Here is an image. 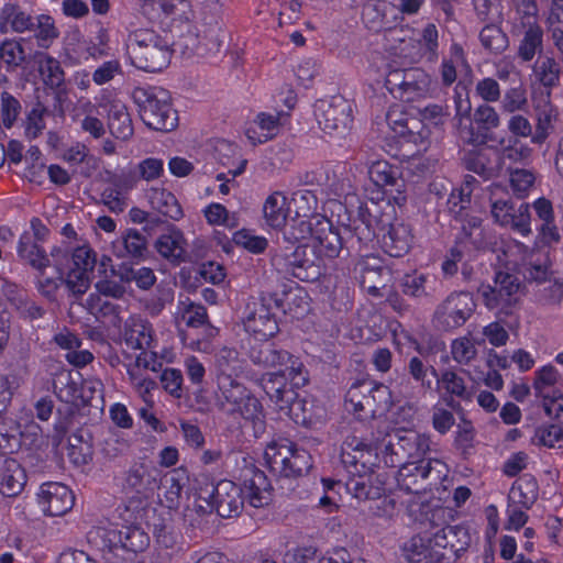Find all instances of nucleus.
<instances>
[{
  "instance_id": "60",
  "label": "nucleus",
  "mask_w": 563,
  "mask_h": 563,
  "mask_svg": "<svg viewBox=\"0 0 563 563\" xmlns=\"http://www.w3.org/2000/svg\"><path fill=\"white\" fill-rule=\"evenodd\" d=\"M398 175V169L384 159L372 162L368 166V176L378 187L386 188Z\"/></svg>"
},
{
  "instance_id": "56",
  "label": "nucleus",
  "mask_w": 563,
  "mask_h": 563,
  "mask_svg": "<svg viewBox=\"0 0 563 563\" xmlns=\"http://www.w3.org/2000/svg\"><path fill=\"white\" fill-rule=\"evenodd\" d=\"M531 442L534 445L561 448L563 445V426L553 423L537 428Z\"/></svg>"
},
{
  "instance_id": "14",
  "label": "nucleus",
  "mask_w": 563,
  "mask_h": 563,
  "mask_svg": "<svg viewBox=\"0 0 563 563\" xmlns=\"http://www.w3.org/2000/svg\"><path fill=\"white\" fill-rule=\"evenodd\" d=\"M286 117L284 112L277 111L276 108L269 111H261L253 119L245 122L244 135L253 146L266 143L278 134Z\"/></svg>"
},
{
  "instance_id": "46",
  "label": "nucleus",
  "mask_w": 563,
  "mask_h": 563,
  "mask_svg": "<svg viewBox=\"0 0 563 563\" xmlns=\"http://www.w3.org/2000/svg\"><path fill=\"white\" fill-rule=\"evenodd\" d=\"M132 99L136 106H168L173 102L172 93L158 86L136 87Z\"/></svg>"
},
{
  "instance_id": "37",
  "label": "nucleus",
  "mask_w": 563,
  "mask_h": 563,
  "mask_svg": "<svg viewBox=\"0 0 563 563\" xmlns=\"http://www.w3.org/2000/svg\"><path fill=\"white\" fill-rule=\"evenodd\" d=\"M518 246L525 250L523 275L527 279L542 283L548 279L550 274L549 254L547 252H532L522 243Z\"/></svg>"
},
{
  "instance_id": "52",
  "label": "nucleus",
  "mask_w": 563,
  "mask_h": 563,
  "mask_svg": "<svg viewBox=\"0 0 563 563\" xmlns=\"http://www.w3.org/2000/svg\"><path fill=\"white\" fill-rule=\"evenodd\" d=\"M113 253L118 257L140 256L145 249V241L136 230L128 231L121 239L112 244Z\"/></svg>"
},
{
  "instance_id": "39",
  "label": "nucleus",
  "mask_w": 563,
  "mask_h": 563,
  "mask_svg": "<svg viewBox=\"0 0 563 563\" xmlns=\"http://www.w3.org/2000/svg\"><path fill=\"white\" fill-rule=\"evenodd\" d=\"M509 501L521 508L529 509L538 498V483L531 475L519 477L511 486Z\"/></svg>"
},
{
  "instance_id": "11",
  "label": "nucleus",
  "mask_w": 563,
  "mask_h": 563,
  "mask_svg": "<svg viewBox=\"0 0 563 563\" xmlns=\"http://www.w3.org/2000/svg\"><path fill=\"white\" fill-rule=\"evenodd\" d=\"M475 308L468 292H453L437 308L434 321L442 330H452L463 325Z\"/></svg>"
},
{
  "instance_id": "24",
  "label": "nucleus",
  "mask_w": 563,
  "mask_h": 563,
  "mask_svg": "<svg viewBox=\"0 0 563 563\" xmlns=\"http://www.w3.org/2000/svg\"><path fill=\"white\" fill-rule=\"evenodd\" d=\"M158 472L146 464H134L125 473L122 487L126 493L143 494L152 490L157 483Z\"/></svg>"
},
{
  "instance_id": "26",
  "label": "nucleus",
  "mask_w": 563,
  "mask_h": 563,
  "mask_svg": "<svg viewBox=\"0 0 563 563\" xmlns=\"http://www.w3.org/2000/svg\"><path fill=\"white\" fill-rule=\"evenodd\" d=\"M385 119L387 125L396 135L405 136L408 134L412 136L413 142L419 139L421 144L424 145L427 134L423 129L418 130L420 122L415 118H409L405 108H388Z\"/></svg>"
},
{
  "instance_id": "64",
  "label": "nucleus",
  "mask_w": 563,
  "mask_h": 563,
  "mask_svg": "<svg viewBox=\"0 0 563 563\" xmlns=\"http://www.w3.org/2000/svg\"><path fill=\"white\" fill-rule=\"evenodd\" d=\"M233 242L254 254L263 253L268 245L266 238L256 235L253 231L246 229L236 231L233 235Z\"/></svg>"
},
{
  "instance_id": "25",
  "label": "nucleus",
  "mask_w": 563,
  "mask_h": 563,
  "mask_svg": "<svg viewBox=\"0 0 563 563\" xmlns=\"http://www.w3.org/2000/svg\"><path fill=\"white\" fill-rule=\"evenodd\" d=\"M242 489L243 503L247 501L254 508H261L271 503V485L262 471H253L249 478H245Z\"/></svg>"
},
{
  "instance_id": "5",
  "label": "nucleus",
  "mask_w": 563,
  "mask_h": 563,
  "mask_svg": "<svg viewBox=\"0 0 563 563\" xmlns=\"http://www.w3.org/2000/svg\"><path fill=\"white\" fill-rule=\"evenodd\" d=\"M132 64L148 73L161 71L170 62V45L152 31L135 33L129 46Z\"/></svg>"
},
{
  "instance_id": "23",
  "label": "nucleus",
  "mask_w": 563,
  "mask_h": 563,
  "mask_svg": "<svg viewBox=\"0 0 563 563\" xmlns=\"http://www.w3.org/2000/svg\"><path fill=\"white\" fill-rule=\"evenodd\" d=\"M25 482L26 475L19 462L0 454V493L7 497L18 496Z\"/></svg>"
},
{
  "instance_id": "31",
  "label": "nucleus",
  "mask_w": 563,
  "mask_h": 563,
  "mask_svg": "<svg viewBox=\"0 0 563 563\" xmlns=\"http://www.w3.org/2000/svg\"><path fill=\"white\" fill-rule=\"evenodd\" d=\"M437 284L434 275L418 271L404 275L400 282L402 292L413 298L431 296L435 291Z\"/></svg>"
},
{
  "instance_id": "32",
  "label": "nucleus",
  "mask_w": 563,
  "mask_h": 563,
  "mask_svg": "<svg viewBox=\"0 0 563 563\" xmlns=\"http://www.w3.org/2000/svg\"><path fill=\"white\" fill-rule=\"evenodd\" d=\"M145 197L153 209L172 220L177 221L184 214L174 194L165 188L151 187L146 190Z\"/></svg>"
},
{
  "instance_id": "7",
  "label": "nucleus",
  "mask_w": 563,
  "mask_h": 563,
  "mask_svg": "<svg viewBox=\"0 0 563 563\" xmlns=\"http://www.w3.org/2000/svg\"><path fill=\"white\" fill-rule=\"evenodd\" d=\"M299 388L289 384V380L280 385L271 378L265 385V394L275 407L295 423L311 426L314 422L312 404L307 399L298 398L297 389Z\"/></svg>"
},
{
  "instance_id": "8",
  "label": "nucleus",
  "mask_w": 563,
  "mask_h": 563,
  "mask_svg": "<svg viewBox=\"0 0 563 563\" xmlns=\"http://www.w3.org/2000/svg\"><path fill=\"white\" fill-rule=\"evenodd\" d=\"M244 330L257 341H268L279 330L269 303L263 298H251L243 310Z\"/></svg>"
},
{
  "instance_id": "10",
  "label": "nucleus",
  "mask_w": 563,
  "mask_h": 563,
  "mask_svg": "<svg viewBox=\"0 0 563 563\" xmlns=\"http://www.w3.org/2000/svg\"><path fill=\"white\" fill-rule=\"evenodd\" d=\"M532 74V101L536 106H551L552 93L560 86V63L554 57L540 56L534 62Z\"/></svg>"
},
{
  "instance_id": "51",
  "label": "nucleus",
  "mask_w": 563,
  "mask_h": 563,
  "mask_svg": "<svg viewBox=\"0 0 563 563\" xmlns=\"http://www.w3.org/2000/svg\"><path fill=\"white\" fill-rule=\"evenodd\" d=\"M426 84V74L421 69L409 68L397 98L402 102H413L416 97L424 90Z\"/></svg>"
},
{
  "instance_id": "16",
  "label": "nucleus",
  "mask_w": 563,
  "mask_h": 563,
  "mask_svg": "<svg viewBox=\"0 0 563 563\" xmlns=\"http://www.w3.org/2000/svg\"><path fill=\"white\" fill-rule=\"evenodd\" d=\"M98 534L110 549L122 548L131 552H142L150 544L148 534L137 526L100 528Z\"/></svg>"
},
{
  "instance_id": "13",
  "label": "nucleus",
  "mask_w": 563,
  "mask_h": 563,
  "mask_svg": "<svg viewBox=\"0 0 563 563\" xmlns=\"http://www.w3.org/2000/svg\"><path fill=\"white\" fill-rule=\"evenodd\" d=\"M396 473L397 488L407 495H418L424 489V482L435 466H442L439 460L404 462L398 464Z\"/></svg>"
},
{
  "instance_id": "38",
  "label": "nucleus",
  "mask_w": 563,
  "mask_h": 563,
  "mask_svg": "<svg viewBox=\"0 0 563 563\" xmlns=\"http://www.w3.org/2000/svg\"><path fill=\"white\" fill-rule=\"evenodd\" d=\"M217 386L219 406L228 413L231 411V407L240 404L244 397L252 394L238 378H222V380H217Z\"/></svg>"
},
{
  "instance_id": "27",
  "label": "nucleus",
  "mask_w": 563,
  "mask_h": 563,
  "mask_svg": "<svg viewBox=\"0 0 563 563\" xmlns=\"http://www.w3.org/2000/svg\"><path fill=\"white\" fill-rule=\"evenodd\" d=\"M124 342L132 350L153 349V329L151 323L141 317H130L124 325Z\"/></svg>"
},
{
  "instance_id": "42",
  "label": "nucleus",
  "mask_w": 563,
  "mask_h": 563,
  "mask_svg": "<svg viewBox=\"0 0 563 563\" xmlns=\"http://www.w3.org/2000/svg\"><path fill=\"white\" fill-rule=\"evenodd\" d=\"M217 380L239 378L244 371V363L234 349L223 347L217 354Z\"/></svg>"
},
{
  "instance_id": "34",
  "label": "nucleus",
  "mask_w": 563,
  "mask_h": 563,
  "mask_svg": "<svg viewBox=\"0 0 563 563\" xmlns=\"http://www.w3.org/2000/svg\"><path fill=\"white\" fill-rule=\"evenodd\" d=\"M316 118L327 133H343L351 128L353 113L352 108H321Z\"/></svg>"
},
{
  "instance_id": "47",
  "label": "nucleus",
  "mask_w": 563,
  "mask_h": 563,
  "mask_svg": "<svg viewBox=\"0 0 563 563\" xmlns=\"http://www.w3.org/2000/svg\"><path fill=\"white\" fill-rule=\"evenodd\" d=\"M7 296L8 300L15 309V311L20 314V317L24 319L35 320L43 316V309L40 306H37L34 301H32L24 290L9 288L7 291Z\"/></svg>"
},
{
  "instance_id": "61",
  "label": "nucleus",
  "mask_w": 563,
  "mask_h": 563,
  "mask_svg": "<svg viewBox=\"0 0 563 563\" xmlns=\"http://www.w3.org/2000/svg\"><path fill=\"white\" fill-rule=\"evenodd\" d=\"M471 205V190L468 187L454 189L448 199L449 212L457 221H464L467 216V209Z\"/></svg>"
},
{
  "instance_id": "3",
  "label": "nucleus",
  "mask_w": 563,
  "mask_h": 563,
  "mask_svg": "<svg viewBox=\"0 0 563 563\" xmlns=\"http://www.w3.org/2000/svg\"><path fill=\"white\" fill-rule=\"evenodd\" d=\"M285 235L292 242L306 241L320 260H333L340 255L343 249L340 232L329 219L321 216L298 221Z\"/></svg>"
},
{
  "instance_id": "50",
  "label": "nucleus",
  "mask_w": 563,
  "mask_h": 563,
  "mask_svg": "<svg viewBox=\"0 0 563 563\" xmlns=\"http://www.w3.org/2000/svg\"><path fill=\"white\" fill-rule=\"evenodd\" d=\"M537 234L532 244V252H547L558 245L561 241V234L555 223H539L536 228Z\"/></svg>"
},
{
  "instance_id": "58",
  "label": "nucleus",
  "mask_w": 563,
  "mask_h": 563,
  "mask_svg": "<svg viewBox=\"0 0 563 563\" xmlns=\"http://www.w3.org/2000/svg\"><path fill=\"white\" fill-rule=\"evenodd\" d=\"M178 314L180 320L188 327H200L205 324L208 319L206 308L191 302L189 299L179 301Z\"/></svg>"
},
{
  "instance_id": "35",
  "label": "nucleus",
  "mask_w": 563,
  "mask_h": 563,
  "mask_svg": "<svg viewBox=\"0 0 563 563\" xmlns=\"http://www.w3.org/2000/svg\"><path fill=\"white\" fill-rule=\"evenodd\" d=\"M466 167L484 179H489L497 176L501 170V158L495 151L482 150L468 156Z\"/></svg>"
},
{
  "instance_id": "43",
  "label": "nucleus",
  "mask_w": 563,
  "mask_h": 563,
  "mask_svg": "<svg viewBox=\"0 0 563 563\" xmlns=\"http://www.w3.org/2000/svg\"><path fill=\"white\" fill-rule=\"evenodd\" d=\"M479 42L485 51L494 55H500L509 47L508 35L495 23H488L481 30Z\"/></svg>"
},
{
  "instance_id": "45",
  "label": "nucleus",
  "mask_w": 563,
  "mask_h": 563,
  "mask_svg": "<svg viewBox=\"0 0 563 563\" xmlns=\"http://www.w3.org/2000/svg\"><path fill=\"white\" fill-rule=\"evenodd\" d=\"M111 274L112 276L118 277L122 283L130 284L131 282H134L141 289H148L156 282L154 272L148 267L134 269L126 265H120L118 269L112 268Z\"/></svg>"
},
{
  "instance_id": "48",
  "label": "nucleus",
  "mask_w": 563,
  "mask_h": 563,
  "mask_svg": "<svg viewBox=\"0 0 563 563\" xmlns=\"http://www.w3.org/2000/svg\"><path fill=\"white\" fill-rule=\"evenodd\" d=\"M184 482L176 476V473L166 476L162 483L161 493L158 494L162 506L169 510H176L181 503Z\"/></svg>"
},
{
  "instance_id": "12",
  "label": "nucleus",
  "mask_w": 563,
  "mask_h": 563,
  "mask_svg": "<svg viewBox=\"0 0 563 563\" xmlns=\"http://www.w3.org/2000/svg\"><path fill=\"white\" fill-rule=\"evenodd\" d=\"M559 372L552 365H545L536 372L533 388L543 399V408L549 417H559L563 412V394L556 388Z\"/></svg>"
},
{
  "instance_id": "59",
  "label": "nucleus",
  "mask_w": 563,
  "mask_h": 563,
  "mask_svg": "<svg viewBox=\"0 0 563 563\" xmlns=\"http://www.w3.org/2000/svg\"><path fill=\"white\" fill-rule=\"evenodd\" d=\"M505 228H510L521 236H529L532 233L530 205L523 202L516 207Z\"/></svg>"
},
{
  "instance_id": "19",
  "label": "nucleus",
  "mask_w": 563,
  "mask_h": 563,
  "mask_svg": "<svg viewBox=\"0 0 563 563\" xmlns=\"http://www.w3.org/2000/svg\"><path fill=\"white\" fill-rule=\"evenodd\" d=\"M169 45L172 53H180L186 57H191L194 55L203 57L210 53L219 52L220 48V42L217 37H208L206 35L201 40L199 34L190 26H188L187 32L181 33L178 38Z\"/></svg>"
},
{
  "instance_id": "21",
  "label": "nucleus",
  "mask_w": 563,
  "mask_h": 563,
  "mask_svg": "<svg viewBox=\"0 0 563 563\" xmlns=\"http://www.w3.org/2000/svg\"><path fill=\"white\" fill-rule=\"evenodd\" d=\"M413 244V234L409 224L395 220L383 235L382 245L384 251L393 257L404 256Z\"/></svg>"
},
{
  "instance_id": "6",
  "label": "nucleus",
  "mask_w": 563,
  "mask_h": 563,
  "mask_svg": "<svg viewBox=\"0 0 563 563\" xmlns=\"http://www.w3.org/2000/svg\"><path fill=\"white\" fill-rule=\"evenodd\" d=\"M264 460L272 472L289 477L301 475L311 467L309 453L288 439L269 442L264 451Z\"/></svg>"
},
{
  "instance_id": "49",
  "label": "nucleus",
  "mask_w": 563,
  "mask_h": 563,
  "mask_svg": "<svg viewBox=\"0 0 563 563\" xmlns=\"http://www.w3.org/2000/svg\"><path fill=\"white\" fill-rule=\"evenodd\" d=\"M0 19L10 22L12 31L16 33L32 31L35 26L34 19L14 3H5L1 8Z\"/></svg>"
},
{
  "instance_id": "1",
  "label": "nucleus",
  "mask_w": 563,
  "mask_h": 563,
  "mask_svg": "<svg viewBox=\"0 0 563 563\" xmlns=\"http://www.w3.org/2000/svg\"><path fill=\"white\" fill-rule=\"evenodd\" d=\"M378 456L379 445L373 449L356 437H350L343 442L341 461L349 473L344 486L354 498L376 499L385 492L384 479L374 471Z\"/></svg>"
},
{
  "instance_id": "17",
  "label": "nucleus",
  "mask_w": 563,
  "mask_h": 563,
  "mask_svg": "<svg viewBox=\"0 0 563 563\" xmlns=\"http://www.w3.org/2000/svg\"><path fill=\"white\" fill-rule=\"evenodd\" d=\"M212 507L222 518H231L240 514L243 508L242 489L235 483L220 481L210 494Z\"/></svg>"
},
{
  "instance_id": "57",
  "label": "nucleus",
  "mask_w": 563,
  "mask_h": 563,
  "mask_svg": "<svg viewBox=\"0 0 563 563\" xmlns=\"http://www.w3.org/2000/svg\"><path fill=\"white\" fill-rule=\"evenodd\" d=\"M35 38L41 48L47 49L59 36V31L55 26L54 19L47 14H41L36 18Z\"/></svg>"
},
{
  "instance_id": "2",
  "label": "nucleus",
  "mask_w": 563,
  "mask_h": 563,
  "mask_svg": "<svg viewBox=\"0 0 563 563\" xmlns=\"http://www.w3.org/2000/svg\"><path fill=\"white\" fill-rule=\"evenodd\" d=\"M249 357L254 365L264 369H273L265 373L260 379L264 391L265 385L271 378L280 385L289 380V384L296 387H303L308 383V372L303 363L289 352L277 349L273 343L265 341V343L251 346Z\"/></svg>"
},
{
  "instance_id": "41",
  "label": "nucleus",
  "mask_w": 563,
  "mask_h": 563,
  "mask_svg": "<svg viewBox=\"0 0 563 563\" xmlns=\"http://www.w3.org/2000/svg\"><path fill=\"white\" fill-rule=\"evenodd\" d=\"M16 251L22 260L26 261L40 273H43V271L49 266V258L45 252L33 242L29 232L21 234Z\"/></svg>"
},
{
  "instance_id": "40",
  "label": "nucleus",
  "mask_w": 563,
  "mask_h": 563,
  "mask_svg": "<svg viewBox=\"0 0 563 563\" xmlns=\"http://www.w3.org/2000/svg\"><path fill=\"white\" fill-rule=\"evenodd\" d=\"M229 413L238 415L245 421H250L254 427L255 433L264 430V408L260 399L253 394L244 397L240 404L231 407V411Z\"/></svg>"
},
{
  "instance_id": "36",
  "label": "nucleus",
  "mask_w": 563,
  "mask_h": 563,
  "mask_svg": "<svg viewBox=\"0 0 563 563\" xmlns=\"http://www.w3.org/2000/svg\"><path fill=\"white\" fill-rule=\"evenodd\" d=\"M369 391L371 382L353 384L345 396L346 410L354 412L361 419L372 417L373 408H371Z\"/></svg>"
},
{
  "instance_id": "9",
  "label": "nucleus",
  "mask_w": 563,
  "mask_h": 563,
  "mask_svg": "<svg viewBox=\"0 0 563 563\" xmlns=\"http://www.w3.org/2000/svg\"><path fill=\"white\" fill-rule=\"evenodd\" d=\"M456 120L461 137L470 143H484L487 132L498 124L494 108H457Z\"/></svg>"
},
{
  "instance_id": "15",
  "label": "nucleus",
  "mask_w": 563,
  "mask_h": 563,
  "mask_svg": "<svg viewBox=\"0 0 563 563\" xmlns=\"http://www.w3.org/2000/svg\"><path fill=\"white\" fill-rule=\"evenodd\" d=\"M37 503L45 515L58 517L64 516L74 507L75 496L68 486L48 482L41 485Z\"/></svg>"
},
{
  "instance_id": "20",
  "label": "nucleus",
  "mask_w": 563,
  "mask_h": 563,
  "mask_svg": "<svg viewBox=\"0 0 563 563\" xmlns=\"http://www.w3.org/2000/svg\"><path fill=\"white\" fill-rule=\"evenodd\" d=\"M355 269L360 274L361 287L372 296H380L389 273L382 266L379 258L365 256L357 262Z\"/></svg>"
},
{
  "instance_id": "33",
  "label": "nucleus",
  "mask_w": 563,
  "mask_h": 563,
  "mask_svg": "<svg viewBox=\"0 0 563 563\" xmlns=\"http://www.w3.org/2000/svg\"><path fill=\"white\" fill-rule=\"evenodd\" d=\"M141 120L150 129L168 132L178 125V114L175 108H139Z\"/></svg>"
},
{
  "instance_id": "44",
  "label": "nucleus",
  "mask_w": 563,
  "mask_h": 563,
  "mask_svg": "<svg viewBox=\"0 0 563 563\" xmlns=\"http://www.w3.org/2000/svg\"><path fill=\"white\" fill-rule=\"evenodd\" d=\"M289 202L290 207H294L295 209L292 210V224H290L288 231H290L298 221L308 219V217L317 209L318 203L316 195L308 189H301L294 192L289 198Z\"/></svg>"
},
{
  "instance_id": "53",
  "label": "nucleus",
  "mask_w": 563,
  "mask_h": 563,
  "mask_svg": "<svg viewBox=\"0 0 563 563\" xmlns=\"http://www.w3.org/2000/svg\"><path fill=\"white\" fill-rule=\"evenodd\" d=\"M402 555L408 563H428L433 558L431 545L424 537L415 536L402 545Z\"/></svg>"
},
{
  "instance_id": "28",
  "label": "nucleus",
  "mask_w": 563,
  "mask_h": 563,
  "mask_svg": "<svg viewBox=\"0 0 563 563\" xmlns=\"http://www.w3.org/2000/svg\"><path fill=\"white\" fill-rule=\"evenodd\" d=\"M155 249L169 262L180 263L186 256L185 236L180 230L173 227L156 239Z\"/></svg>"
},
{
  "instance_id": "22",
  "label": "nucleus",
  "mask_w": 563,
  "mask_h": 563,
  "mask_svg": "<svg viewBox=\"0 0 563 563\" xmlns=\"http://www.w3.org/2000/svg\"><path fill=\"white\" fill-rule=\"evenodd\" d=\"M263 216L265 223L275 230L285 228L289 221L292 223L289 198L280 191L271 194L263 205Z\"/></svg>"
},
{
  "instance_id": "54",
  "label": "nucleus",
  "mask_w": 563,
  "mask_h": 563,
  "mask_svg": "<svg viewBox=\"0 0 563 563\" xmlns=\"http://www.w3.org/2000/svg\"><path fill=\"white\" fill-rule=\"evenodd\" d=\"M128 376L131 386L136 391L143 402H152L153 390L156 388V383L147 374L143 373L137 366H130L128 368Z\"/></svg>"
},
{
  "instance_id": "18",
  "label": "nucleus",
  "mask_w": 563,
  "mask_h": 563,
  "mask_svg": "<svg viewBox=\"0 0 563 563\" xmlns=\"http://www.w3.org/2000/svg\"><path fill=\"white\" fill-rule=\"evenodd\" d=\"M514 34L519 37L516 56L521 63H530L543 52V29L539 23L514 25Z\"/></svg>"
},
{
  "instance_id": "62",
  "label": "nucleus",
  "mask_w": 563,
  "mask_h": 563,
  "mask_svg": "<svg viewBox=\"0 0 563 563\" xmlns=\"http://www.w3.org/2000/svg\"><path fill=\"white\" fill-rule=\"evenodd\" d=\"M494 284L497 286L498 298L501 300L504 307L510 306L515 301L514 296L519 290L517 278L508 273L498 272L495 276Z\"/></svg>"
},
{
  "instance_id": "4",
  "label": "nucleus",
  "mask_w": 563,
  "mask_h": 563,
  "mask_svg": "<svg viewBox=\"0 0 563 563\" xmlns=\"http://www.w3.org/2000/svg\"><path fill=\"white\" fill-rule=\"evenodd\" d=\"M429 450V437L413 428L389 429L379 444L380 459L389 467L404 462L428 461L424 455Z\"/></svg>"
},
{
  "instance_id": "55",
  "label": "nucleus",
  "mask_w": 563,
  "mask_h": 563,
  "mask_svg": "<svg viewBox=\"0 0 563 563\" xmlns=\"http://www.w3.org/2000/svg\"><path fill=\"white\" fill-rule=\"evenodd\" d=\"M0 58L8 71L16 70L26 60L22 43L15 40H4L0 44Z\"/></svg>"
},
{
  "instance_id": "30",
  "label": "nucleus",
  "mask_w": 563,
  "mask_h": 563,
  "mask_svg": "<svg viewBox=\"0 0 563 563\" xmlns=\"http://www.w3.org/2000/svg\"><path fill=\"white\" fill-rule=\"evenodd\" d=\"M30 60L37 66L38 73L46 86L56 89H59L63 86L65 81V73L59 60L42 51H36L32 54L30 56Z\"/></svg>"
},
{
  "instance_id": "63",
  "label": "nucleus",
  "mask_w": 563,
  "mask_h": 563,
  "mask_svg": "<svg viewBox=\"0 0 563 563\" xmlns=\"http://www.w3.org/2000/svg\"><path fill=\"white\" fill-rule=\"evenodd\" d=\"M536 176L533 172L525 168H516L509 173V183L512 192L518 198H523L533 187Z\"/></svg>"
},
{
  "instance_id": "29",
  "label": "nucleus",
  "mask_w": 563,
  "mask_h": 563,
  "mask_svg": "<svg viewBox=\"0 0 563 563\" xmlns=\"http://www.w3.org/2000/svg\"><path fill=\"white\" fill-rule=\"evenodd\" d=\"M285 563H352L351 555L345 549H338L321 555L317 549L312 547H301L288 553Z\"/></svg>"
}]
</instances>
